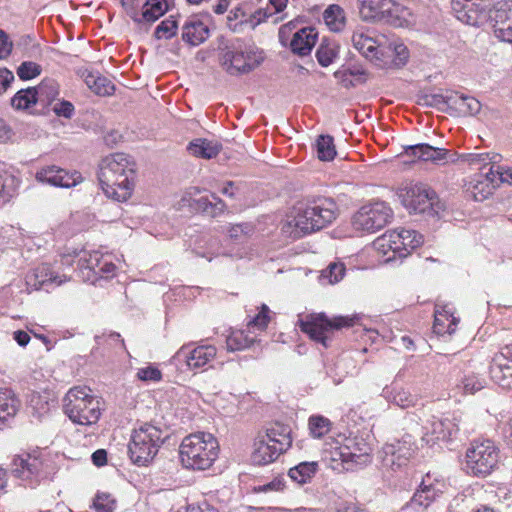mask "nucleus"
<instances>
[{"mask_svg":"<svg viewBox=\"0 0 512 512\" xmlns=\"http://www.w3.org/2000/svg\"><path fill=\"white\" fill-rule=\"evenodd\" d=\"M135 163L125 153H114L102 159L99 182L107 197L123 202L132 194Z\"/></svg>","mask_w":512,"mask_h":512,"instance_id":"nucleus-1","label":"nucleus"},{"mask_svg":"<svg viewBox=\"0 0 512 512\" xmlns=\"http://www.w3.org/2000/svg\"><path fill=\"white\" fill-rule=\"evenodd\" d=\"M338 215L337 204L329 198L294 206L284 231L293 238L318 231L330 225Z\"/></svg>","mask_w":512,"mask_h":512,"instance_id":"nucleus-2","label":"nucleus"},{"mask_svg":"<svg viewBox=\"0 0 512 512\" xmlns=\"http://www.w3.org/2000/svg\"><path fill=\"white\" fill-rule=\"evenodd\" d=\"M219 443L211 433L197 432L185 436L179 446L182 466L204 471L213 466L219 456Z\"/></svg>","mask_w":512,"mask_h":512,"instance_id":"nucleus-3","label":"nucleus"},{"mask_svg":"<svg viewBox=\"0 0 512 512\" xmlns=\"http://www.w3.org/2000/svg\"><path fill=\"white\" fill-rule=\"evenodd\" d=\"M290 432L289 427L279 423L259 431L253 442V463L267 465L277 460L292 444Z\"/></svg>","mask_w":512,"mask_h":512,"instance_id":"nucleus-4","label":"nucleus"},{"mask_svg":"<svg viewBox=\"0 0 512 512\" xmlns=\"http://www.w3.org/2000/svg\"><path fill=\"white\" fill-rule=\"evenodd\" d=\"M64 412L75 424L90 426L96 424L101 416L100 400L87 386H75L64 397Z\"/></svg>","mask_w":512,"mask_h":512,"instance_id":"nucleus-5","label":"nucleus"},{"mask_svg":"<svg viewBox=\"0 0 512 512\" xmlns=\"http://www.w3.org/2000/svg\"><path fill=\"white\" fill-rule=\"evenodd\" d=\"M360 14L366 21H383L395 27L415 23L409 9L395 0H360Z\"/></svg>","mask_w":512,"mask_h":512,"instance_id":"nucleus-6","label":"nucleus"},{"mask_svg":"<svg viewBox=\"0 0 512 512\" xmlns=\"http://www.w3.org/2000/svg\"><path fill=\"white\" fill-rule=\"evenodd\" d=\"M164 438L160 428L148 423L135 429L128 445L131 461L138 466H147L157 455Z\"/></svg>","mask_w":512,"mask_h":512,"instance_id":"nucleus-7","label":"nucleus"},{"mask_svg":"<svg viewBox=\"0 0 512 512\" xmlns=\"http://www.w3.org/2000/svg\"><path fill=\"white\" fill-rule=\"evenodd\" d=\"M499 450L491 440L474 441L467 448L463 469L473 476H487L496 467Z\"/></svg>","mask_w":512,"mask_h":512,"instance_id":"nucleus-8","label":"nucleus"},{"mask_svg":"<svg viewBox=\"0 0 512 512\" xmlns=\"http://www.w3.org/2000/svg\"><path fill=\"white\" fill-rule=\"evenodd\" d=\"M331 460L364 465L371 460V446L362 437L338 435L326 443Z\"/></svg>","mask_w":512,"mask_h":512,"instance_id":"nucleus-9","label":"nucleus"},{"mask_svg":"<svg viewBox=\"0 0 512 512\" xmlns=\"http://www.w3.org/2000/svg\"><path fill=\"white\" fill-rule=\"evenodd\" d=\"M263 59V52L256 47L238 43L223 51L220 62L227 73L237 75L255 69Z\"/></svg>","mask_w":512,"mask_h":512,"instance_id":"nucleus-10","label":"nucleus"},{"mask_svg":"<svg viewBox=\"0 0 512 512\" xmlns=\"http://www.w3.org/2000/svg\"><path fill=\"white\" fill-rule=\"evenodd\" d=\"M353 316H334L328 318L324 313H312L300 318V329L309 335L311 339L327 346V333L344 327H351L355 323Z\"/></svg>","mask_w":512,"mask_h":512,"instance_id":"nucleus-11","label":"nucleus"},{"mask_svg":"<svg viewBox=\"0 0 512 512\" xmlns=\"http://www.w3.org/2000/svg\"><path fill=\"white\" fill-rule=\"evenodd\" d=\"M402 203L410 213H423L438 215L444 209L436 192L428 185L417 183L405 188L402 194Z\"/></svg>","mask_w":512,"mask_h":512,"instance_id":"nucleus-12","label":"nucleus"},{"mask_svg":"<svg viewBox=\"0 0 512 512\" xmlns=\"http://www.w3.org/2000/svg\"><path fill=\"white\" fill-rule=\"evenodd\" d=\"M393 216L391 208L383 201L363 205L353 216L352 225L358 231L373 233L386 226Z\"/></svg>","mask_w":512,"mask_h":512,"instance_id":"nucleus-13","label":"nucleus"},{"mask_svg":"<svg viewBox=\"0 0 512 512\" xmlns=\"http://www.w3.org/2000/svg\"><path fill=\"white\" fill-rule=\"evenodd\" d=\"M415 449V443L410 435H404L402 439H394L386 443L380 451L382 466L397 470L406 465Z\"/></svg>","mask_w":512,"mask_h":512,"instance_id":"nucleus-14","label":"nucleus"},{"mask_svg":"<svg viewBox=\"0 0 512 512\" xmlns=\"http://www.w3.org/2000/svg\"><path fill=\"white\" fill-rule=\"evenodd\" d=\"M445 488L446 484L442 479L428 473L422 478L419 488L406 507L415 511L425 510L444 492Z\"/></svg>","mask_w":512,"mask_h":512,"instance_id":"nucleus-15","label":"nucleus"},{"mask_svg":"<svg viewBox=\"0 0 512 512\" xmlns=\"http://www.w3.org/2000/svg\"><path fill=\"white\" fill-rule=\"evenodd\" d=\"M42 469V460L30 453L16 455L11 465L13 475L31 487L36 486L40 482Z\"/></svg>","mask_w":512,"mask_h":512,"instance_id":"nucleus-16","label":"nucleus"},{"mask_svg":"<svg viewBox=\"0 0 512 512\" xmlns=\"http://www.w3.org/2000/svg\"><path fill=\"white\" fill-rule=\"evenodd\" d=\"M487 20L493 24L496 38L512 43V0L497 2L487 11Z\"/></svg>","mask_w":512,"mask_h":512,"instance_id":"nucleus-17","label":"nucleus"},{"mask_svg":"<svg viewBox=\"0 0 512 512\" xmlns=\"http://www.w3.org/2000/svg\"><path fill=\"white\" fill-rule=\"evenodd\" d=\"M457 432L458 424L455 419L432 416L423 425L422 441L432 446L450 440Z\"/></svg>","mask_w":512,"mask_h":512,"instance_id":"nucleus-18","label":"nucleus"},{"mask_svg":"<svg viewBox=\"0 0 512 512\" xmlns=\"http://www.w3.org/2000/svg\"><path fill=\"white\" fill-rule=\"evenodd\" d=\"M486 0H452L457 19L467 25L481 26L487 21Z\"/></svg>","mask_w":512,"mask_h":512,"instance_id":"nucleus-19","label":"nucleus"},{"mask_svg":"<svg viewBox=\"0 0 512 512\" xmlns=\"http://www.w3.org/2000/svg\"><path fill=\"white\" fill-rule=\"evenodd\" d=\"M35 177L41 183L62 188L74 187L82 182V176L79 172L69 173L56 165L42 167L36 172Z\"/></svg>","mask_w":512,"mask_h":512,"instance_id":"nucleus-20","label":"nucleus"},{"mask_svg":"<svg viewBox=\"0 0 512 512\" xmlns=\"http://www.w3.org/2000/svg\"><path fill=\"white\" fill-rule=\"evenodd\" d=\"M398 228L389 230L373 241V248L383 262H390L396 258H404L403 242Z\"/></svg>","mask_w":512,"mask_h":512,"instance_id":"nucleus-21","label":"nucleus"},{"mask_svg":"<svg viewBox=\"0 0 512 512\" xmlns=\"http://www.w3.org/2000/svg\"><path fill=\"white\" fill-rule=\"evenodd\" d=\"M405 154L408 156H413L418 160L431 161L437 165H444L449 162L454 163L458 160L456 153L450 152L444 148L434 147L426 143L407 147Z\"/></svg>","mask_w":512,"mask_h":512,"instance_id":"nucleus-22","label":"nucleus"},{"mask_svg":"<svg viewBox=\"0 0 512 512\" xmlns=\"http://www.w3.org/2000/svg\"><path fill=\"white\" fill-rule=\"evenodd\" d=\"M216 354L215 346L205 344L197 347L183 346L178 350L176 356L184 361L190 369H199L210 363Z\"/></svg>","mask_w":512,"mask_h":512,"instance_id":"nucleus-23","label":"nucleus"},{"mask_svg":"<svg viewBox=\"0 0 512 512\" xmlns=\"http://www.w3.org/2000/svg\"><path fill=\"white\" fill-rule=\"evenodd\" d=\"M68 281L66 276H60L48 264L39 265L34 271L26 276V284L32 290H39L45 288L48 290L49 286H59Z\"/></svg>","mask_w":512,"mask_h":512,"instance_id":"nucleus-24","label":"nucleus"},{"mask_svg":"<svg viewBox=\"0 0 512 512\" xmlns=\"http://www.w3.org/2000/svg\"><path fill=\"white\" fill-rule=\"evenodd\" d=\"M459 318L454 315V307L451 304H436L434 313V332L445 335L455 332Z\"/></svg>","mask_w":512,"mask_h":512,"instance_id":"nucleus-25","label":"nucleus"},{"mask_svg":"<svg viewBox=\"0 0 512 512\" xmlns=\"http://www.w3.org/2000/svg\"><path fill=\"white\" fill-rule=\"evenodd\" d=\"M448 108L459 116H474L481 110V103L472 96L450 92Z\"/></svg>","mask_w":512,"mask_h":512,"instance_id":"nucleus-26","label":"nucleus"},{"mask_svg":"<svg viewBox=\"0 0 512 512\" xmlns=\"http://www.w3.org/2000/svg\"><path fill=\"white\" fill-rule=\"evenodd\" d=\"M497 186V180L490 175V169L476 175L471 181L468 191L475 201H483L492 195Z\"/></svg>","mask_w":512,"mask_h":512,"instance_id":"nucleus-27","label":"nucleus"},{"mask_svg":"<svg viewBox=\"0 0 512 512\" xmlns=\"http://www.w3.org/2000/svg\"><path fill=\"white\" fill-rule=\"evenodd\" d=\"M209 35V29L199 18L191 17L182 28V39L192 46L203 43Z\"/></svg>","mask_w":512,"mask_h":512,"instance_id":"nucleus-28","label":"nucleus"},{"mask_svg":"<svg viewBox=\"0 0 512 512\" xmlns=\"http://www.w3.org/2000/svg\"><path fill=\"white\" fill-rule=\"evenodd\" d=\"M317 33L312 27H305L297 31L290 42L294 54L306 56L310 54L316 44Z\"/></svg>","mask_w":512,"mask_h":512,"instance_id":"nucleus-29","label":"nucleus"},{"mask_svg":"<svg viewBox=\"0 0 512 512\" xmlns=\"http://www.w3.org/2000/svg\"><path fill=\"white\" fill-rule=\"evenodd\" d=\"M19 400L13 391L9 389H0V429L6 422L13 418L19 409Z\"/></svg>","mask_w":512,"mask_h":512,"instance_id":"nucleus-30","label":"nucleus"},{"mask_svg":"<svg viewBox=\"0 0 512 512\" xmlns=\"http://www.w3.org/2000/svg\"><path fill=\"white\" fill-rule=\"evenodd\" d=\"M187 150L195 157L212 159L219 154L221 144L216 141L197 138L189 143Z\"/></svg>","mask_w":512,"mask_h":512,"instance_id":"nucleus-31","label":"nucleus"},{"mask_svg":"<svg viewBox=\"0 0 512 512\" xmlns=\"http://www.w3.org/2000/svg\"><path fill=\"white\" fill-rule=\"evenodd\" d=\"M318 469L319 464L317 461H304L291 467L288 470V476L293 482L304 485L311 482Z\"/></svg>","mask_w":512,"mask_h":512,"instance_id":"nucleus-32","label":"nucleus"},{"mask_svg":"<svg viewBox=\"0 0 512 512\" xmlns=\"http://www.w3.org/2000/svg\"><path fill=\"white\" fill-rule=\"evenodd\" d=\"M379 42L380 40L360 31L355 32L352 36L354 48L372 61H374Z\"/></svg>","mask_w":512,"mask_h":512,"instance_id":"nucleus-33","label":"nucleus"},{"mask_svg":"<svg viewBox=\"0 0 512 512\" xmlns=\"http://www.w3.org/2000/svg\"><path fill=\"white\" fill-rule=\"evenodd\" d=\"M383 397L402 409L414 407L418 402V397L416 395L411 394L408 390L402 387L383 389Z\"/></svg>","mask_w":512,"mask_h":512,"instance_id":"nucleus-34","label":"nucleus"},{"mask_svg":"<svg viewBox=\"0 0 512 512\" xmlns=\"http://www.w3.org/2000/svg\"><path fill=\"white\" fill-rule=\"evenodd\" d=\"M463 161L467 162L472 169L479 170L480 173L486 172L485 170L495 165L498 162L499 155L489 153H470L458 156Z\"/></svg>","mask_w":512,"mask_h":512,"instance_id":"nucleus-35","label":"nucleus"},{"mask_svg":"<svg viewBox=\"0 0 512 512\" xmlns=\"http://www.w3.org/2000/svg\"><path fill=\"white\" fill-rule=\"evenodd\" d=\"M85 83L95 94L102 96L111 95L115 89L108 78L94 73L85 76Z\"/></svg>","mask_w":512,"mask_h":512,"instance_id":"nucleus-36","label":"nucleus"},{"mask_svg":"<svg viewBox=\"0 0 512 512\" xmlns=\"http://www.w3.org/2000/svg\"><path fill=\"white\" fill-rule=\"evenodd\" d=\"M325 24L331 31H341L345 26V13L339 5H330L323 14Z\"/></svg>","mask_w":512,"mask_h":512,"instance_id":"nucleus-37","label":"nucleus"},{"mask_svg":"<svg viewBox=\"0 0 512 512\" xmlns=\"http://www.w3.org/2000/svg\"><path fill=\"white\" fill-rule=\"evenodd\" d=\"M394 56L393 41L380 40L374 58L375 64L382 68H391L395 60Z\"/></svg>","mask_w":512,"mask_h":512,"instance_id":"nucleus-38","label":"nucleus"},{"mask_svg":"<svg viewBox=\"0 0 512 512\" xmlns=\"http://www.w3.org/2000/svg\"><path fill=\"white\" fill-rule=\"evenodd\" d=\"M491 378L499 386L512 390V365H502L491 363Z\"/></svg>","mask_w":512,"mask_h":512,"instance_id":"nucleus-39","label":"nucleus"},{"mask_svg":"<svg viewBox=\"0 0 512 512\" xmlns=\"http://www.w3.org/2000/svg\"><path fill=\"white\" fill-rule=\"evenodd\" d=\"M168 9L165 0H147L142 7V17L145 21L154 22Z\"/></svg>","mask_w":512,"mask_h":512,"instance_id":"nucleus-40","label":"nucleus"},{"mask_svg":"<svg viewBox=\"0 0 512 512\" xmlns=\"http://www.w3.org/2000/svg\"><path fill=\"white\" fill-rule=\"evenodd\" d=\"M485 385L486 380L484 377L479 374L469 372L462 377L458 384V388L461 389L464 394H475L482 390Z\"/></svg>","mask_w":512,"mask_h":512,"instance_id":"nucleus-41","label":"nucleus"},{"mask_svg":"<svg viewBox=\"0 0 512 512\" xmlns=\"http://www.w3.org/2000/svg\"><path fill=\"white\" fill-rule=\"evenodd\" d=\"M38 96L36 88L22 89L11 99V105L16 109H28L36 104Z\"/></svg>","mask_w":512,"mask_h":512,"instance_id":"nucleus-42","label":"nucleus"},{"mask_svg":"<svg viewBox=\"0 0 512 512\" xmlns=\"http://www.w3.org/2000/svg\"><path fill=\"white\" fill-rule=\"evenodd\" d=\"M331 428V421L322 415H312L308 419L309 433L313 438H322Z\"/></svg>","mask_w":512,"mask_h":512,"instance_id":"nucleus-43","label":"nucleus"},{"mask_svg":"<svg viewBox=\"0 0 512 512\" xmlns=\"http://www.w3.org/2000/svg\"><path fill=\"white\" fill-rule=\"evenodd\" d=\"M345 275V266L343 263H331L329 266L321 271L319 282L322 285L336 284L343 279Z\"/></svg>","mask_w":512,"mask_h":512,"instance_id":"nucleus-44","label":"nucleus"},{"mask_svg":"<svg viewBox=\"0 0 512 512\" xmlns=\"http://www.w3.org/2000/svg\"><path fill=\"white\" fill-rule=\"evenodd\" d=\"M398 232L401 233V244L405 257L409 255L413 250L418 248L423 243V236L416 230L407 228H398Z\"/></svg>","mask_w":512,"mask_h":512,"instance_id":"nucleus-45","label":"nucleus"},{"mask_svg":"<svg viewBox=\"0 0 512 512\" xmlns=\"http://www.w3.org/2000/svg\"><path fill=\"white\" fill-rule=\"evenodd\" d=\"M317 156L322 161H331L336 156V149L333 137L320 135L316 140Z\"/></svg>","mask_w":512,"mask_h":512,"instance_id":"nucleus-46","label":"nucleus"},{"mask_svg":"<svg viewBox=\"0 0 512 512\" xmlns=\"http://www.w3.org/2000/svg\"><path fill=\"white\" fill-rule=\"evenodd\" d=\"M15 192V178L8 172L0 171V206L7 204Z\"/></svg>","mask_w":512,"mask_h":512,"instance_id":"nucleus-47","label":"nucleus"},{"mask_svg":"<svg viewBox=\"0 0 512 512\" xmlns=\"http://www.w3.org/2000/svg\"><path fill=\"white\" fill-rule=\"evenodd\" d=\"M253 342L254 338L249 337L243 331H234L226 339L227 349L232 352L249 348Z\"/></svg>","mask_w":512,"mask_h":512,"instance_id":"nucleus-48","label":"nucleus"},{"mask_svg":"<svg viewBox=\"0 0 512 512\" xmlns=\"http://www.w3.org/2000/svg\"><path fill=\"white\" fill-rule=\"evenodd\" d=\"M78 256L80 268L92 271L93 274L96 275L97 269L99 268L104 255L98 251L89 252L83 250Z\"/></svg>","mask_w":512,"mask_h":512,"instance_id":"nucleus-49","label":"nucleus"},{"mask_svg":"<svg viewBox=\"0 0 512 512\" xmlns=\"http://www.w3.org/2000/svg\"><path fill=\"white\" fill-rule=\"evenodd\" d=\"M95 512H114L117 508V501L113 495L106 492H98L93 499Z\"/></svg>","mask_w":512,"mask_h":512,"instance_id":"nucleus-50","label":"nucleus"},{"mask_svg":"<svg viewBox=\"0 0 512 512\" xmlns=\"http://www.w3.org/2000/svg\"><path fill=\"white\" fill-rule=\"evenodd\" d=\"M338 49L335 43L321 44L317 50L316 57L323 67L329 66L337 57Z\"/></svg>","mask_w":512,"mask_h":512,"instance_id":"nucleus-51","label":"nucleus"},{"mask_svg":"<svg viewBox=\"0 0 512 512\" xmlns=\"http://www.w3.org/2000/svg\"><path fill=\"white\" fill-rule=\"evenodd\" d=\"M226 232L231 240L241 242L254 232V228L249 223L234 224L229 225Z\"/></svg>","mask_w":512,"mask_h":512,"instance_id":"nucleus-52","label":"nucleus"},{"mask_svg":"<svg viewBox=\"0 0 512 512\" xmlns=\"http://www.w3.org/2000/svg\"><path fill=\"white\" fill-rule=\"evenodd\" d=\"M177 22L173 17L163 20L155 29V37L158 39H170L176 34Z\"/></svg>","mask_w":512,"mask_h":512,"instance_id":"nucleus-53","label":"nucleus"},{"mask_svg":"<svg viewBox=\"0 0 512 512\" xmlns=\"http://www.w3.org/2000/svg\"><path fill=\"white\" fill-rule=\"evenodd\" d=\"M212 199L215 202L210 201L207 197H201L200 199H198L199 208L202 209L204 212L210 214L222 212L225 207L223 201L214 194H212Z\"/></svg>","mask_w":512,"mask_h":512,"instance_id":"nucleus-54","label":"nucleus"},{"mask_svg":"<svg viewBox=\"0 0 512 512\" xmlns=\"http://www.w3.org/2000/svg\"><path fill=\"white\" fill-rule=\"evenodd\" d=\"M41 73V66L32 61L23 62L17 69L18 76L23 80H30Z\"/></svg>","mask_w":512,"mask_h":512,"instance_id":"nucleus-55","label":"nucleus"},{"mask_svg":"<svg viewBox=\"0 0 512 512\" xmlns=\"http://www.w3.org/2000/svg\"><path fill=\"white\" fill-rule=\"evenodd\" d=\"M51 405L54 406V402L52 401V403H50L46 397H42L41 395H35L31 398V406L38 418L48 414Z\"/></svg>","mask_w":512,"mask_h":512,"instance_id":"nucleus-56","label":"nucleus"},{"mask_svg":"<svg viewBox=\"0 0 512 512\" xmlns=\"http://www.w3.org/2000/svg\"><path fill=\"white\" fill-rule=\"evenodd\" d=\"M489 169L490 175H493L495 180H497V186L501 183L512 184V169L496 164L492 165Z\"/></svg>","mask_w":512,"mask_h":512,"instance_id":"nucleus-57","label":"nucleus"},{"mask_svg":"<svg viewBox=\"0 0 512 512\" xmlns=\"http://www.w3.org/2000/svg\"><path fill=\"white\" fill-rule=\"evenodd\" d=\"M269 320V308L262 305L258 314L249 322V327L262 331L267 327Z\"/></svg>","mask_w":512,"mask_h":512,"instance_id":"nucleus-58","label":"nucleus"},{"mask_svg":"<svg viewBox=\"0 0 512 512\" xmlns=\"http://www.w3.org/2000/svg\"><path fill=\"white\" fill-rule=\"evenodd\" d=\"M393 50H394V62L393 67H401L406 64L409 58V51L407 47L399 41H393Z\"/></svg>","mask_w":512,"mask_h":512,"instance_id":"nucleus-59","label":"nucleus"},{"mask_svg":"<svg viewBox=\"0 0 512 512\" xmlns=\"http://www.w3.org/2000/svg\"><path fill=\"white\" fill-rule=\"evenodd\" d=\"M116 265L113 263L110 255H104L96 275L104 278H110L115 275Z\"/></svg>","mask_w":512,"mask_h":512,"instance_id":"nucleus-60","label":"nucleus"},{"mask_svg":"<svg viewBox=\"0 0 512 512\" xmlns=\"http://www.w3.org/2000/svg\"><path fill=\"white\" fill-rule=\"evenodd\" d=\"M448 97H449V93L446 94V95H442V94H432V95H428L425 97L424 99V103L426 105H429V106H432V107H436L438 108L439 110H448Z\"/></svg>","mask_w":512,"mask_h":512,"instance_id":"nucleus-61","label":"nucleus"},{"mask_svg":"<svg viewBox=\"0 0 512 512\" xmlns=\"http://www.w3.org/2000/svg\"><path fill=\"white\" fill-rule=\"evenodd\" d=\"M137 377L142 381H159L161 379V372L156 367L147 366L138 369Z\"/></svg>","mask_w":512,"mask_h":512,"instance_id":"nucleus-62","label":"nucleus"},{"mask_svg":"<svg viewBox=\"0 0 512 512\" xmlns=\"http://www.w3.org/2000/svg\"><path fill=\"white\" fill-rule=\"evenodd\" d=\"M38 95H45L48 98H54L58 95V84L53 80L43 81L38 88Z\"/></svg>","mask_w":512,"mask_h":512,"instance_id":"nucleus-63","label":"nucleus"},{"mask_svg":"<svg viewBox=\"0 0 512 512\" xmlns=\"http://www.w3.org/2000/svg\"><path fill=\"white\" fill-rule=\"evenodd\" d=\"M491 363L502 365V367L512 365V344L505 346L499 353L495 354Z\"/></svg>","mask_w":512,"mask_h":512,"instance_id":"nucleus-64","label":"nucleus"}]
</instances>
